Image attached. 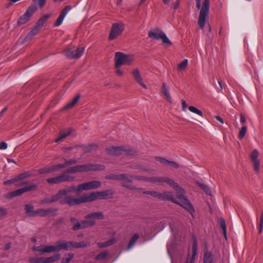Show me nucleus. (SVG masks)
<instances>
[{
	"label": "nucleus",
	"mask_w": 263,
	"mask_h": 263,
	"mask_svg": "<svg viewBox=\"0 0 263 263\" xmlns=\"http://www.w3.org/2000/svg\"><path fill=\"white\" fill-rule=\"evenodd\" d=\"M57 201H59L61 204H67L71 206L79 205L82 203V196L76 198L68 194L66 189H63L59 191L51 197L43 200L41 203H50Z\"/></svg>",
	"instance_id": "nucleus-1"
},
{
	"label": "nucleus",
	"mask_w": 263,
	"mask_h": 263,
	"mask_svg": "<svg viewBox=\"0 0 263 263\" xmlns=\"http://www.w3.org/2000/svg\"><path fill=\"white\" fill-rule=\"evenodd\" d=\"M164 182L171 186L177 192V196L180 201L182 202L181 206L189 211L192 215L195 210L190 201L184 195V191L177 183L167 177H164Z\"/></svg>",
	"instance_id": "nucleus-2"
},
{
	"label": "nucleus",
	"mask_w": 263,
	"mask_h": 263,
	"mask_svg": "<svg viewBox=\"0 0 263 263\" xmlns=\"http://www.w3.org/2000/svg\"><path fill=\"white\" fill-rule=\"evenodd\" d=\"M196 7L200 10L198 23L200 28L204 27L206 20L210 11V0H204L202 6L201 0H196Z\"/></svg>",
	"instance_id": "nucleus-3"
},
{
	"label": "nucleus",
	"mask_w": 263,
	"mask_h": 263,
	"mask_svg": "<svg viewBox=\"0 0 263 263\" xmlns=\"http://www.w3.org/2000/svg\"><path fill=\"white\" fill-rule=\"evenodd\" d=\"M111 195H112V193L109 190L84 194L82 195V203L91 202L97 199H106L109 196Z\"/></svg>",
	"instance_id": "nucleus-4"
},
{
	"label": "nucleus",
	"mask_w": 263,
	"mask_h": 263,
	"mask_svg": "<svg viewBox=\"0 0 263 263\" xmlns=\"http://www.w3.org/2000/svg\"><path fill=\"white\" fill-rule=\"evenodd\" d=\"M134 60V58L132 55L126 54L121 52L115 53L114 58L115 64L117 65H129Z\"/></svg>",
	"instance_id": "nucleus-5"
},
{
	"label": "nucleus",
	"mask_w": 263,
	"mask_h": 263,
	"mask_svg": "<svg viewBox=\"0 0 263 263\" xmlns=\"http://www.w3.org/2000/svg\"><path fill=\"white\" fill-rule=\"evenodd\" d=\"M148 36L154 40L161 39L162 43L166 46H171L172 42L162 30L156 29L148 32Z\"/></svg>",
	"instance_id": "nucleus-6"
},
{
	"label": "nucleus",
	"mask_w": 263,
	"mask_h": 263,
	"mask_svg": "<svg viewBox=\"0 0 263 263\" xmlns=\"http://www.w3.org/2000/svg\"><path fill=\"white\" fill-rule=\"evenodd\" d=\"M85 48L79 47L77 48H68L64 51L65 55L69 59H78L80 58L84 53Z\"/></svg>",
	"instance_id": "nucleus-7"
},
{
	"label": "nucleus",
	"mask_w": 263,
	"mask_h": 263,
	"mask_svg": "<svg viewBox=\"0 0 263 263\" xmlns=\"http://www.w3.org/2000/svg\"><path fill=\"white\" fill-rule=\"evenodd\" d=\"M76 163L77 161L76 160L71 159L68 161H66V162L64 164H55L50 167H46L40 169L39 170V172L41 174L52 173L60 168H64L69 165L75 164Z\"/></svg>",
	"instance_id": "nucleus-8"
},
{
	"label": "nucleus",
	"mask_w": 263,
	"mask_h": 263,
	"mask_svg": "<svg viewBox=\"0 0 263 263\" xmlns=\"http://www.w3.org/2000/svg\"><path fill=\"white\" fill-rule=\"evenodd\" d=\"M124 29V25L121 23H117L112 24L108 36L109 40H113L120 35Z\"/></svg>",
	"instance_id": "nucleus-9"
},
{
	"label": "nucleus",
	"mask_w": 263,
	"mask_h": 263,
	"mask_svg": "<svg viewBox=\"0 0 263 263\" xmlns=\"http://www.w3.org/2000/svg\"><path fill=\"white\" fill-rule=\"evenodd\" d=\"M37 6L31 5L27 9L25 13L21 16L17 21L18 26H21L25 24L33 14V13L37 10Z\"/></svg>",
	"instance_id": "nucleus-10"
},
{
	"label": "nucleus",
	"mask_w": 263,
	"mask_h": 263,
	"mask_svg": "<svg viewBox=\"0 0 263 263\" xmlns=\"http://www.w3.org/2000/svg\"><path fill=\"white\" fill-rule=\"evenodd\" d=\"M36 188V185L34 183L28 185L24 187L18 189L16 191L11 192L9 195L11 197L20 196L25 192L34 190Z\"/></svg>",
	"instance_id": "nucleus-11"
},
{
	"label": "nucleus",
	"mask_w": 263,
	"mask_h": 263,
	"mask_svg": "<svg viewBox=\"0 0 263 263\" xmlns=\"http://www.w3.org/2000/svg\"><path fill=\"white\" fill-rule=\"evenodd\" d=\"M80 168L81 172H86L91 171L102 170L104 169V166L98 164H84L80 165Z\"/></svg>",
	"instance_id": "nucleus-12"
},
{
	"label": "nucleus",
	"mask_w": 263,
	"mask_h": 263,
	"mask_svg": "<svg viewBox=\"0 0 263 263\" xmlns=\"http://www.w3.org/2000/svg\"><path fill=\"white\" fill-rule=\"evenodd\" d=\"M70 9L71 7L69 6H67L62 10L54 24L55 27H58L62 24L63 20Z\"/></svg>",
	"instance_id": "nucleus-13"
},
{
	"label": "nucleus",
	"mask_w": 263,
	"mask_h": 263,
	"mask_svg": "<svg viewBox=\"0 0 263 263\" xmlns=\"http://www.w3.org/2000/svg\"><path fill=\"white\" fill-rule=\"evenodd\" d=\"M101 182L99 181H92L82 183L83 191L98 188L101 186Z\"/></svg>",
	"instance_id": "nucleus-14"
},
{
	"label": "nucleus",
	"mask_w": 263,
	"mask_h": 263,
	"mask_svg": "<svg viewBox=\"0 0 263 263\" xmlns=\"http://www.w3.org/2000/svg\"><path fill=\"white\" fill-rule=\"evenodd\" d=\"M124 147L123 146H110L106 149L107 153L111 155H118L125 152Z\"/></svg>",
	"instance_id": "nucleus-15"
},
{
	"label": "nucleus",
	"mask_w": 263,
	"mask_h": 263,
	"mask_svg": "<svg viewBox=\"0 0 263 263\" xmlns=\"http://www.w3.org/2000/svg\"><path fill=\"white\" fill-rule=\"evenodd\" d=\"M96 224V221L93 219H86L78 223L75 226L74 229H84L86 228L92 227Z\"/></svg>",
	"instance_id": "nucleus-16"
},
{
	"label": "nucleus",
	"mask_w": 263,
	"mask_h": 263,
	"mask_svg": "<svg viewBox=\"0 0 263 263\" xmlns=\"http://www.w3.org/2000/svg\"><path fill=\"white\" fill-rule=\"evenodd\" d=\"M197 253V244L195 241L192 246L191 256L189 255L185 263H194Z\"/></svg>",
	"instance_id": "nucleus-17"
},
{
	"label": "nucleus",
	"mask_w": 263,
	"mask_h": 263,
	"mask_svg": "<svg viewBox=\"0 0 263 263\" xmlns=\"http://www.w3.org/2000/svg\"><path fill=\"white\" fill-rule=\"evenodd\" d=\"M120 176H122V177H120V179L119 180H122L124 181L123 184L124 186L132 190L135 189V187H134L132 185L128 184V183H130L132 181V178H130V176H132L131 175L122 174H120Z\"/></svg>",
	"instance_id": "nucleus-18"
},
{
	"label": "nucleus",
	"mask_w": 263,
	"mask_h": 263,
	"mask_svg": "<svg viewBox=\"0 0 263 263\" xmlns=\"http://www.w3.org/2000/svg\"><path fill=\"white\" fill-rule=\"evenodd\" d=\"M132 74L135 80L142 87L146 88V85L143 82L142 78L140 74V71L137 69H135L132 71Z\"/></svg>",
	"instance_id": "nucleus-19"
},
{
	"label": "nucleus",
	"mask_w": 263,
	"mask_h": 263,
	"mask_svg": "<svg viewBox=\"0 0 263 263\" xmlns=\"http://www.w3.org/2000/svg\"><path fill=\"white\" fill-rule=\"evenodd\" d=\"M56 251H59L61 250H70L68 242L66 241H59L54 245Z\"/></svg>",
	"instance_id": "nucleus-20"
},
{
	"label": "nucleus",
	"mask_w": 263,
	"mask_h": 263,
	"mask_svg": "<svg viewBox=\"0 0 263 263\" xmlns=\"http://www.w3.org/2000/svg\"><path fill=\"white\" fill-rule=\"evenodd\" d=\"M161 199L162 200H172V201H173L174 202L176 203H177L178 204H180L181 205L182 204V202L180 201V202H178V201L177 200H176L175 199H174V196L172 194L171 192H163L162 193H161Z\"/></svg>",
	"instance_id": "nucleus-21"
},
{
	"label": "nucleus",
	"mask_w": 263,
	"mask_h": 263,
	"mask_svg": "<svg viewBox=\"0 0 263 263\" xmlns=\"http://www.w3.org/2000/svg\"><path fill=\"white\" fill-rule=\"evenodd\" d=\"M104 218V215L102 212H93L87 215L85 218V219H93L95 221L96 219H102Z\"/></svg>",
	"instance_id": "nucleus-22"
},
{
	"label": "nucleus",
	"mask_w": 263,
	"mask_h": 263,
	"mask_svg": "<svg viewBox=\"0 0 263 263\" xmlns=\"http://www.w3.org/2000/svg\"><path fill=\"white\" fill-rule=\"evenodd\" d=\"M161 92L163 94L165 99L167 100V101L169 103H172V98L170 93L168 89L166 87L165 83H163L162 85Z\"/></svg>",
	"instance_id": "nucleus-23"
},
{
	"label": "nucleus",
	"mask_w": 263,
	"mask_h": 263,
	"mask_svg": "<svg viewBox=\"0 0 263 263\" xmlns=\"http://www.w3.org/2000/svg\"><path fill=\"white\" fill-rule=\"evenodd\" d=\"M51 213V210L50 209H40L36 211H34L33 213H32V217H34L37 215H39L40 216H45L47 215L49 213Z\"/></svg>",
	"instance_id": "nucleus-24"
},
{
	"label": "nucleus",
	"mask_w": 263,
	"mask_h": 263,
	"mask_svg": "<svg viewBox=\"0 0 263 263\" xmlns=\"http://www.w3.org/2000/svg\"><path fill=\"white\" fill-rule=\"evenodd\" d=\"M63 177L61 174L58 176L47 179V182L49 184H58L63 182Z\"/></svg>",
	"instance_id": "nucleus-25"
},
{
	"label": "nucleus",
	"mask_w": 263,
	"mask_h": 263,
	"mask_svg": "<svg viewBox=\"0 0 263 263\" xmlns=\"http://www.w3.org/2000/svg\"><path fill=\"white\" fill-rule=\"evenodd\" d=\"M68 243L69 245V248H70V250L72 248H84L86 247L87 245V243L85 242H77L74 241H69L68 242Z\"/></svg>",
	"instance_id": "nucleus-26"
},
{
	"label": "nucleus",
	"mask_w": 263,
	"mask_h": 263,
	"mask_svg": "<svg viewBox=\"0 0 263 263\" xmlns=\"http://www.w3.org/2000/svg\"><path fill=\"white\" fill-rule=\"evenodd\" d=\"M146 181L153 183H162L164 182V177L155 176L146 178Z\"/></svg>",
	"instance_id": "nucleus-27"
},
{
	"label": "nucleus",
	"mask_w": 263,
	"mask_h": 263,
	"mask_svg": "<svg viewBox=\"0 0 263 263\" xmlns=\"http://www.w3.org/2000/svg\"><path fill=\"white\" fill-rule=\"evenodd\" d=\"M50 16V14H44L42 16L37 22L36 26L41 28L46 22L47 19Z\"/></svg>",
	"instance_id": "nucleus-28"
},
{
	"label": "nucleus",
	"mask_w": 263,
	"mask_h": 263,
	"mask_svg": "<svg viewBox=\"0 0 263 263\" xmlns=\"http://www.w3.org/2000/svg\"><path fill=\"white\" fill-rule=\"evenodd\" d=\"M116 241H117V240L115 238H112L108 241H107L105 242H98V246H99V248H105V247H107L110 246L114 244L116 242Z\"/></svg>",
	"instance_id": "nucleus-29"
},
{
	"label": "nucleus",
	"mask_w": 263,
	"mask_h": 263,
	"mask_svg": "<svg viewBox=\"0 0 263 263\" xmlns=\"http://www.w3.org/2000/svg\"><path fill=\"white\" fill-rule=\"evenodd\" d=\"M213 258L211 252L206 251L203 257V263H213Z\"/></svg>",
	"instance_id": "nucleus-30"
},
{
	"label": "nucleus",
	"mask_w": 263,
	"mask_h": 263,
	"mask_svg": "<svg viewBox=\"0 0 263 263\" xmlns=\"http://www.w3.org/2000/svg\"><path fill=\"white\" fill-rule=\"evenodd\" d=\"M66 189L68 194L72 192H80L83 191L82 184H80L77 186H72Z\"/></svg>",
	"instance_id": "nucleus-31"
},
{
	"label": "nucleus",
	"mask_w": 263,
	"mask_h": 263,
	"mask_svg": "<svg viewBox=\"0 0 263 263\" xmlns=\"http://www.w3.org/2000/svg\"><path fill=\"white\" fill-rule=\"evenodd\" d=\"M71 134V132L70 130H68L66 132H60L59 136L58 138H57L55 140V142L56 143H58L60 141H61L63 139H64L65 138L69 136Z\"/></svg>",
	"instance_id": "nucleus-32"
},
{
	"label": "nucleus",
	"mask_w": 263,
	"mask_h": 263,
	"mask_svg": "<svg viewBox=\"0 0 263 263\" xmlns=\"http://www.w3.org/2000/svg\"><path fill=\"white\" fill-rule=\"evenodd\" d=\"M80 96H76L72 101L69 102L66 106H64V109H66L72 107L79 101Z\"/></svg>",
	"instance_id": "nucleus-33"
},
{
	"label": "nucleus",
	"mask_w": 263,
	"mask_h": 263,
	"mask_svg": "<svg viewBox=\"0 0 263 263\" xmlns=\"http://www.w3.org/2000/svg\"><path fill=\"white\" fill-rule=\"evenodd\" d=\"M139 237V236L138 234H135L130 239L126 249L129 250L131 249L134 246Z\"/></svg>",
	"instance_id": "nucleus-34"
},
{
	"label": "nucleus",
	"mask_w": 263,
	"mask_h": 263,
	"mask_svg": "<svg viewBox=\"0 0 263 263\" xmlns=\"http://www.w3.org/2000/svg\"><path fill=\"white\" fill-rule=\"evenodd\" d=\"M60 258V255L59 254H55L52 256L47 258H44V263H51L55 260H58Z\"/></svg>",
	"instance_id": "nucleus-35"
},
{
	"label": "nucleus",
	"mask_w": 263,
	"mask_h": 263,
	"mask_svg": "<svg viewBox=\"0 0 263 263\" xmlns=\"http://www.w3.org/2000/svg\"><path fill=\"white\" fill-rule=\"evenodd\" d=\"M12 183H15V185L16 186H21L25 184L24 182H21L20 183H17V181L16 180V177L12 178L11 179L7 180L4 181V184L5 185H8Z\"/></svg>",
	"instance_id": "nucleus-36"
},
{
	"label": "nucleus",
	"mask_w": 263,
	"mask_h": 263,
	"mask_svg": "<svg viewBox=\"0 0 263 263\" xmlns=\"http://www.w3.org/2000/svg\"><path fill=\"white\" fill-rule=\"evenodd\" d=\"M40 29V28H39L38 27H37L36 26L33 28L32 29L31 31L28 34L26 38L27 39H31L33 37H34L35 35H36L39 31V30Z\"/></svg>",
	"instance_id": "nucleus-37"
},
{
	"label": "nucleus",
	"mask_w": 263,
	"mask_h": 263,
	"mask_svg": "<svg viewBox=\"0 0 263 263\" xmlns=\"http://www.w3.org/2000/svg\"><path fill=\"white\" fill-rule=\"evenodd\" d=\"M188 64V61L187 59H184L180 64L178 65V69L180 71L184 70Z\"/></svg>",
	"instance_id": "nucleus-38"
},
{
	"label": "nucleus",
	"mask_w": 263,
	"mask_h": 263,
	"mask_svg": "<svg viewBox=\"0 0 263 263\" xmlns=\"http://www.w3.org/2000/svg\"><path fill=\"white\" fill-rule=\"evenodd\" d=\"M189 109L190 111H191L193 113H195V114L199 115L200 117H203L202 112L200 110H199L196 107L193 106H190L189 107Z\"/></svg>",
	"instance_id": "nucleus-39"
},
{
	"label": "nucleus",
	"mask_w": 263,
	"mask_h": 263,
	"mask_svg": "<svg viewBox=\"0 0 263 263\" xmlns=\"http://www.w3.org/2000/svg\"><path fill=\"white\" fill-rule=\"evenodd\" d=\"M247 131V126L243 125L239 132L238 137L240 139H242L245 136V135Z\"/></svg>",
	"instance_id": "nucleus-40"
},
{
	"label": "nucleus",
	"mask_w": 263,
	"mask_h": 263,
	"mask_svg": "<svg viewBox=\"0 0 263 263\" xmlns=\"http://www.w3.org/2000/svg\"><path fill=\"white\" fill-rule=\"evenodd\" d=\"M30 263H44V257L31 258L29 259Z\"/></svg>",
	"instance_id": "nucleus-41"
},
{
	"label": "nucleus",
	"mask_w": 263,
	"mask_h": 263,
	"mask_svg": "<svg viewBox=\"0 0 263 263\" xmlns=\"http://www.w3.org/2000/svg\"><path fill=\"white\" fill-rule=\"evenodd\" d=\"M259 152L256 149H254L250 154V158L252 161L258 160Z\"/></svg>",
	"instance_id": "nucleus-42"
},
{
	"label": "nucleus",
	"mask_w": 263,
	"mask_h": 263,
	"mask_svg": "<svg viewBox=\"0 0 263 263\" xmlns=\"http://www.w3.org/2000/svg\"><path fill=\"white\" fill-rule=\"evenodd\" d=\"M25 209L28 215L29 216H32L31 214H32V213H33L34 212V211H33V205L30 204H26L25 205Z\"/></svg>",
	"instance_id": "nucleus-43"
},
{
	"label": "nucleus",
	"mask_w": 263,
	"mask_h": 263,
	"mask_svg": "<svg viewBox=\"0 0 263 263\" xmlns=\"http://www.w3.org/2000/svg\"><path fill=\"white\" fill-rule=\"evenodd\" d=\"M46 1L47 0H32L34 3L33 5L36 6V5H37L40 8H43L45 6Z\"/></svg>",
	"instance_id": "nucleus-44"
},
{
	"label": "nucleus",
	"mask_w": 263,
	"mask_h": 263,
	"mask_svg": "<svg viewBox=\"0 0 263 263\" xmlns=\"http://www.w3.org/2000/svg\"><path fill=\"white\" fill-rule=\"evenodd\" d=\"M55 246H45L44 253H50L52 252H55Z\"/></svg>",
	"instance_id": "nucleus-45"
},
{
	"label": "nucleus",
	"mask_w": 263,
	"mask_h": 263,
	"mask_svg": "<svg viewBox=\"0 0 263 263\" xmlns=\"http://www.w3.org/2000/svg\"><path fill=\"white\" fill-rule=\"evenodd\" d=\"M220 226L222 228V229L223 230V234L225 236V237H227V227L226 224V222L224 220L223 218H221L220 219Z\"/></svg>",
	"instance_id": "nucleus-46"
},
{
	"label": "nucleus",
	"mask_w": 263,
	"mask_h": 263,
	"mask_svg": "<svg viewBox=\"0 0 263 263\" xmlns=\"http://www.w3.org/2000/svg\"><path fill=\"white\" fill-rule=\"evenodd\" d=\"M254 169L256 172L258 173L260 168V161L259 159L252 161Z\"/></svg>",
	"instance_id": "nucleus-47"
},
{
	"label": "nucleus",
	"mask_w": 263,
	"mask_h": 263,
	"mask_svg": "<svg viewBox=\"0 0 263 263\" xmlns=\"http://www.w3.org/2000/svg\"><path fill=\"white\" fill-rule=\"evenodd\" d=\"M67 172L68 173H72L81 172L80 165H77L74 167H70L69 168H68L67 170Z\"/></svg>",
	"instance_id": "nucleus-48"
},
{
	"label": "nucleus",
	"mask_w": 263,
	"mask_h": 263,
	"mask_svg": "<svg viewBox=\"0 0 263 263\" xmlns=\"http://www.w3.org/2000/svg\"><path fill=\"white\" fill-rule=\"evenodd\" d=\"M73 257L72 253H69L67 257H64L62 259L61 263H69Z\"/></svg>",
	"instance_id": "nucleus-49"
},
{
	"label": "nucleus",
	"mask_w": 263,
	"mask_h": 263,
	"mask_svg": "<svg viewBox=\"0 0 263 263\" xmlns=\"http://www.w3.org/2000/svg\"><path fill=\"white\" fill-rule=\"evenodd\" d=\"M62 176L63 177V182L65 181H72L74 180V178L72 176H69L65 174V173L61 174Z\"/></svg>",
	"instance_id": "nucleus-50"
},
{
	"label": "nucleus",
	"mask_w": 263,
	"mask_h": 263,
	"mask_svg": "<svg viewBox=\"0 0 263 263\" xmlns=\"http://www.w3.org/2000/svg\"><path fill=\"white\" fill-rule=\"evenodd\" d=\"M145 193L147 194H148V195H151V196H152L154 197H156L159 199H161V193H159L158 192H155V191H151V192H147Z\"/></svg>",
	"instance_id": "nucleus-51"
},
{
	"label": "nucleus",
	"mask_w": 263,
	"mask_h": 263,
	"mask_svg": "<svg viewBox=\"0 0 263 263\" xmlns=\"http://www.w3.org/2000/svg\"><path fill=\"white\" fill-rule=\"evenodd\" d=\"M122 176H120V174H111L106 176V178L108 179H113V180H119L120 179V177H121Z\"/></svg>",
	"instance_id": "nucleus-52"
},
{
	"label": "nucleus",
	"mask_w": 263,
	"mask_h": 263,
	"mask_svg": "<svg viewBox=\"0 0 263 263\" xmlns=\"http://www.w3.org/2000/svg\"><path fill=\"white\" fill-rule=\"evenodd\" d=\"M198 184L207 194L210 195L211 191L207 185L200 183H198Z\"/></svg>",
	"instance_id": "nucleus-53"
},
{
	"label": "nucleus",
	"mask_w": 263,
	"mask_h": 263,
	"mask_svg": "<svg viewBox=\"0 0 263 263\" xmlns=\"http://www.w3.org/2000/svg\"><path fill=\"white\" fill-rule=\"evenodd\" d=\"M130 178H132L133 180H144L146 181V178L148 177H144L142 176H138V175H132L130 176Z\"/></svg>",
	"instance_id": "nucleus-54"
},
{
	"label": "nucleus",
	"mask_w": 263,
	"mask_h": 263,
	"mask_svg": "<svg viewBox=\"0 0 263 263\" xmlns=\"http://www.w3.org/2000/svg\"><path fill=\"white\" fill-rule=\"evenodd\" d=\"M107 255V252L106 251L103 252L96 256V259L97 260H102L104 259Z\"/></svg>",
	"instance_id": "nucleus-55"
},
{
	"label": "nucleus",
	"mask_w": 263,
	"mask_h": 263,
	"mask_svg": "<svg viewBox=\"0 0 263 263\" xmlns=\"http://www.w3.org/2000/svg\"><path fill=\"white\" fill-rule=\"evenodd\" d=\"M70 221L73 224V227L72 228L73 230L76 231V230H77L79 229H74L75 226L78 224V223H81V222H80L76 218L71 217L70 218Z\"/></svg>",
	"instance_id": "nucleus-56"
},
{
	"label": "nucleus",
	"mask_w": 263,
	"mask_h": 263,
	"mask_svg": "<svg viewBox=\"0 0 263 263\" xmlns=\"http://www.w3.org/2000/svg\"><path fill=\"white\" fill-rule=\"evenodd\" d=\"M121 66L115 64V68L116 73L119 76H122L123 75V72L120 69Z\"/></svg>",
	"instance_id": "nucleus-57"
},
{
	"label": "nucleus",
	"mask_w": 263,
	"mask_h": 263,
	"mask_svg": "<svg viewBox=\"0 0 263 263\" xmlns=\"http://www.w3.org/2000/svg\"><path fill=\"white\" fill-rule=\"evenodd\" d=\"M44 245H41L40 246H33L32 248V250L40 251L44 253Z\"/></svg>",
	"instance_id": "nucleus-58"
},
{
	"label": "nucleus",
	"mask_w": 263,
	"mask_h": 263,
	"mask_svg": "<svg viewBox=\"0 0 263 263\" xmlns=\"http://www.w3.org/2000/svg\"><path fill=\"white\" fill-rule=\"evenodd\" d=\"M27 176H28L27 173H25L20 174L18 176L15 177H16V180H17V181L18 182L19 180H22L23 179H24L25 178H26Z\"/></svg>",
	"instance_id": "nucleus-59"
},
{
	"label": "nucleus",
	"mask_w": 263,
	"mask_h": 263,
	"mask_svg": "<svg viewBox=\"0 0 263 263\" xmlns=\"http://www.w3.org/2000/svg\"><path fill=\"white\" fill-rule=\"evenodd\" d=\"M156 159L161 163H167L169 160H167L163 158L157 157Z\"/></svg>",
	"instance_id": "nucleus-60"
},
{
	"label": "nucleus",
	"mask_w": 263,
	"mask_h": 263,
	"mask_svg": "<svg viewBox=\"0 0 263 263\" xmlns=\"http://www.w3.org/2000/svg\"><path fill=\"white\" fill-rule=\"evenodd\" d=\"M168 164L173 166L175 168H178L179 165L175 161H168Z\"/></svg>",
	"instance_id": "nucleus-61"
},
{
	"label": "nucleus",
	"mask_w": 263,
	"mask_h": 263,
	"mask_svg": "<svg viewBox=\"0 0 263 263\" xmlns=\"http://www.w3.org/2000/svg\"><path fill=\"white\" fill-rule=\"evenodd\" d=\"M7 148V144L5 142L0 143V149L4 150Z\"/></svg>",
	"instance_id": "nucleus-62"
},
{
	"label": "nucleus",
	"mask_w": 263,
	"mask_h": 263,
	"mask_svg": "<svg viewBox=\"0 0 263 263\" xmlns=\"http://www.w3.org/2000/svg\"><path fill=\"white\" fill-rule=\"evenodd\" d=\"M263 230V223L259 222L258 226V233L261 234Z\"/></svg>",
	"instance_id": "nucleus-63"
},
{
	"label": "nucleus",
	"mask_w": 263,
	"mask_h": 263,
	"mask_svg": "<svg viewBox=\"0 0 263 263\" xmlns=\"http://www.w3.org/2000/svg\"><path fill=\"white\" fill-rule=\"evenodd\" d=\"M180 0H177L175 2V3L174 4V9H177L179 8V5H180Z\"/></svg>",
	"instance_id": "nucleus-64"
}]
</instances>
